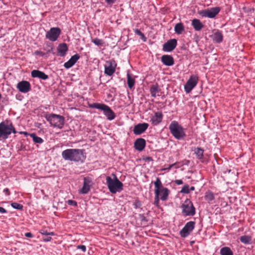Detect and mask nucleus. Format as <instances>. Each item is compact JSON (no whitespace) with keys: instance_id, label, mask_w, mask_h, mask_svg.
<instances>
[{"instance_id":"1","label":"nucleus","mask_w":255,"mask_h":255,"mask_svg":"<svg viewBox=\"0 0 255 255\" xmlns=\"http://www.w3.org/2000/svg\"><path fill=\"white\" fill-rule=\"evenodd\" d=\"M154 185V198L153 205L157 208H159V200L166 201L168 199L170 191L167 188L163 186L159 178L157 177L153 182Z\"/></svg>"},{"instance_id":"2","label":"nucleus","mask_w":255,"mask_h":255,"mask_svg":"<svg viewBox=\"0 0 255 255\" xmlns=\"http://www.w3.org/2000/svg\"><path fill=\"white\" fill-rule=\"evenodd\" d=\"M62 158L65 160L83 163L86 159V153L84 149L69 148L62 152Z\"/></svg>"},{"instance_id":"3","label":"nucleus","mask_w":255,"mask_h":255,"mask_svg":"<svg viewBox=\"0 0 255 255\" xmlns=\"http://www.w3.org/2000/svg\"><path fill=\"white\" fill-rule=\"evenodd\" d=\"M111 176L106 177V184L110 192L112 194L120 192L123 190V183L119 180L117 175L112 173Z\"/></svg>"},{"instance_id":"4","label":"nucleus","mask_w":255,"mask_h":255,"mask_svg":"<svg viewBox=\"0 0 255 255\" xmlns=\"http://www.w3.org/2000/svg\"><path fill=\"white\" fill-rule=\"evenodd\" d=\"M169 129L171 134L176 139L183 140L186 136L185 128L176 121L171 122L169 126Z\"/></svg>"},{"instance_id":"5","label":"nucleus","mask_w":255,"mask_h":255,"mask_svg":"<svg viewBox=\"0 0 255 255\" xmlns=\"http://www.w3.org/2000/svg\"><path fill=\"white\" fill-rule=\"evenodd\" d=\"M45 118L53 127L61 129L64 126L65 118L62 116L51 114L46 115Z\"/></svg>"},{"instance_id":"6","label":"nucleus","mask_w":255,"mask_h":255,"mask_svg":"<svg viewBox=\"0 0 255 255\" xmlns=\"http://www.w3.org/2000/svg\"><path fill=\"white\" fill-rule=\"evenodd\" d=\"M182 214L184 216H193L196 214V209L189 199H186L181 205Z\"/></svg>"},{"instance_id":"7","label":"nucleus","mask_w":255,"mask_h":255,"mask_svg":"<svg viewBox=\"0 0 255 255\" xmlns=\"http://www.w3.org/2000/svg\"><path fill=\"white\" fill-rule=\"evenodd\" d=\"M220 10V7L216 6L199 11L198 14L202 17L213 18L219 13Z\"/></svg>"},{"instance_id":"8","label":"nucleus","mask_w":255,"mask_h":255,"mask_svg":"<svg viewBox=\"0 0 255 255\" xmlns=\"http://www.w3.org/2000/svg\"><path fill=\"white\" fill-rule=\"evenodd\" d=\"M9 128V121L5 120L0 123V141L5 140L10 134Z\"/></svg>"},{"instance_id":"9","label":"nucleus","mask_w":255,"mask_h":255,"mask_svg":"<svg viewBox=\"0 0 255 255\" xmlns=\"http://www.w3.org/2000/svg\"><path fill=\"white\" fill-rule=\"evenodd\" d=\"M195 224L194 221H189L186 223L179 232L180 237L183 238L187 237L194 229Z\"/></svg>"},{"instance_id":"10","label":"nucleus","mask_w":255,"mask_h":255,"mask_svg":"<svg viewBox=\"0 0 255 255\" xmlns=\"http://www.w3.org/2000/svg\"><path fill=\"white\" fill-rule=\"evenodd\" d=\"M61 30L59 27H52L45 35V37L51 41H55L59 37Z\"/></svg>"},{"instance_id":"11","label":"nucleus","mask_w":255,"mask_h":255,"mask_svg":"<svg viewBox=\"0 0 255 255\" xmlns=\"http://www.w3.org/2000/svg\"><path fill=\"white\" fill-rule=\"evenodd\" d=\"M198 81V77L195 75H191L184 86L185 91L189 93L196 86Z\"/></svg>"},{"instance_id":"12","label":"nucleus","mask_w":255,"mask_h":255,"mask_svg":"<svg viewBox=\"0 0 255 255\" xmlns=\"http://www.w3.org/2000/svg\"><path fill=\"white\" fill-rule=\"evenodd\" d=\"M117 63L114 59L107 61L105 65V74L108 76H112L115 72Z\"/></svg>"},{"instance_id":"13","label":"nucleus","mask_w":255,"mask_h":255,"mask_svg":"<svg viewBox=\"0 0 255 255\" xmlns=\"http://www.w3.org/2000/svg\"><path fill=\"white\" fill-rule=\"evenodd\" d=\"M92 184V180L89 176L84 177L83 185L82 189L79 191V193L82 194H87L90 190V187Z\"/></svg>"},{"instance_id":"14","label":"nucleus","mask_w":255,"mask_h":255,"mask_svg":"<svg viewBox=\"0 0 255 255\" xmlns=\"http://www.w3.org/2000/svg\"><path fill=\"white\" fill-rule=\"evenodd\" d=\"M149 127L147 123H139L135 125L133 128V132L135 135H140L144 132Z\"/></svg>"},{"instance_id":"15","label":"nucleus","mask_w":255,"mask_h":255,"mask_svg":"<svg viewBox=\"0 0 255 255\" xmlns=\"http://www.w3.org/2000/svg\"><path fill=\"white\" fill-rule=\"evenodd\" d=\"M177 41L176 39H171L168 40L163 45L162 50L165 52H171L176 47Z\"/></svg>"},{"instance_id":"16","label":"nucleus","mask_w":255,"mask_h":255,"mask_svg":"<svg viewBox=\"0 0 255 255\" xmlns=\"http://www.w3.org/2000/svg\"><path fill=\"white\" fill-rule=\"evenodd\" d=\"M16 88L21 93H26L31 90V85L29 82L23 80L17 83Z\"/></svg>"},{"instance_id":"17","label":"nucleus","mask_w":255,"mask_h":255,"mask_svg":"<svg viewBox=\"0 0 255 255\" xmlns=\"http://www.w3.org/2000/svg\"><path fill=\"white\" fill-rule=\"evenodd\" d=\"M88 107L90 108L100 110L103 112H113L108 106L104 104L94 103L89 104Z\"/></svg>"},{"instance_id":"18","label":"nucleus","mask_w":255,"mask_h":255,"mask_svg":"<svg viewBox=\"0 0 255 255\" xmlns=\"http://www.w3.org/2000/svg\"><path fill=\"white\" fill-rule=\"evenodd\" d=\"M146 146V141L143 138H137L134 142V147L138 151H142Z\"/></svg>"},{"instance_id":"19","label":"nucleus","mask_w":255,"mask_h":255,"mask_svg":"<svg viewBox=\"0 0 255 255\" xmlns=\"http://www.w3.org/2000/svg\"><path fill=\"white\" fill-rule=\"evenodd\" d=\"M161 61L166 66H171L174 64L173 57L170 55H163L161 57Z\"/></svg>"},{"instance_id":"20","label":"nucleus","mask_w":255,"mask_h":255,"mask_svg":"<svg viewBox=\"0 0 255 255\" xmlns=\"http://www.w3.org/2000/svg\"><path fill=\"white\" fill-rule=\"evenodd\" d=\"M80 55L78 54H76L72 56L70 59L64 64V66L66 69H69L72 67L76 62L80 59Z\"/></svg>"},{"instance_id":"21","label":"nucleus","mask_w":255,"mask_h":255,"mask_svg":"<svg viewBox=\"0 0 255 255\" xmlns=\"http://www.w3.org/2000/svg\"><path fill=\"white\" fill-rule=\"evenodd\" d=\"M162 113H154V115L151 117L150 121L153 126H156L162 122Z\"/></svg>"},{"instance_id":"22","label":"nucleus","mask_w":255,"mask_h":255,"mask_svg":"<svg viewBox=\"0 0 255 255\" xmlns=\"http://www.w3.org/2000/svg\"><path fill=\"white\" fill-rule=\"evenodd\" d=\"M57 55L64 57L68 50L67 44L65 43L59 44L57 48Z\"/></svg>"},{"instance_id":"23","label":"nucleus","mask_w":255,"mask_h":255,"mask_svg":"<svg viewBox=\"0 0 255 255\" xmlns=\"http://www.w3.org/2000/svg\"><path fill=\"white\" fill-rule=\"evenodd\" d=\"M31 76L33 78H38L39 79L45 80L48 79V76L43 72L38 70H33L31 73Z\"/></svg>"},{"instance_id":"24","label":"nucleus","mask_w":255,"mask_h":255,"mask_svg":"<svg viewBox=\"0 0 255 255\" xmlns=\"http://www.w3.org/2000/svg\"><path fill=\"white\" fill-rule=\"evenodd\" d=\"M161 89L159 87L158 84H153L150 86V93L151 97H155L157 95L159 96L158 93L160 92Z\"/></svg>"},{"instance_id":"25","label":"nucleus","mask_w":255,"mask_h":255,"mask_svg":"<svg viewBox=\"0 0 255 255\" xmlns=\"http://www.w3.org/2000/svg\"><path fill=\"white\" fill-rule=\"evenodd\" d=\"M191 24L196 31H200L204 27V25L198 19H193Z\"/></svg>"},{"instance_id":"26","label":"nucleus","mask_w":255,"mask_h":255,"mask_svg":"<svg viewBox=\"0 0 255 255\" xmlns=\"http://www.w3.org/2000/svg\"><path fill=\"white\" fill-rule=\"evenodd\" d=\"M211 37L213 41H215L217 43H220L222 42L223 40V36L222 33L217 31L215 32L212 36Z\"/></svg>"},{"instance_id":"27","label":"nucleus","mask_w":255,"mask_h":255,"mask_svg":"<svg viewBox=\"0 0 255 255\" xmlns=\"http://www.w3.org/2000/svg\"><path fill=\"white\" fill-rule=\"evenodd\" d=\"M174 31L177 34H181L184 31V26L182 23L179 22L175 25Z\"/></svg>"},{"instance_id":"28","label":"nucleus","mask_w":255,"mask_h":255,"mask_svg":"<svg viewBox=\"0 0 255 255\" xmlns=\"http://www.w3.org/2000/svg\"><path fill=\"white\" fill-rule=\"evenodd\" d=\"M221 255H233V252L228 247H223L220 251Z\"/></svg>"},{"instance_id":"29","label":"nucleus","mask_w":255,"mask_h":255,"mask_svg":"<svg viewBox=\"0 0 255 255\" xmlns=\"http://www.w3.org/2000/svg\"><path fill=\"white\" fill-rule=\"evenodd\" d=\"M204 150L203 148L201 147H197L195 148L194 150V153L196 155L197 158L198 159H202L203 158V153H204Z\"/></svg>"},{"instance_id":"30","label":"nucleus","mask_w":255,"mask_h":255,"mask_svg":"<svg viewBox=\"0 0 255 255\" xmlns=\"http://www.w3.org/2000/svg\"><path fill=\"white\" fill-rule=\"evenodd\" d=\"M241 242L245 245H250L252 244V237L250 236L244 235L240 238Z\"/></svg>"},{"instance_id":"31","label":"nucleus","mask_w":255,"mask_h":255,"mask_svg":"<svg viewBox=\"0 0 255 255\" xmlns=\"http://www.w3.org/2000/svg\"><path fill=\"white\" fill-rule=\"evenodd\" d=\"M127 84L129 89H132L135 84L134 79L131 77L129 73L127 74Z\"/></svg>"},{"instance_id":"32","label":"nucleus","mask_w":255,"mask_h":255,"mask_svg":"<svg viewBox=\"0 0 255 255\" xmlns=\"http://www.w3.org/2000/svg\"><path fill=\"white\" fill-rule=\"evenodd\" d=\"M204 198L206 201H212L215 199L214 194L211 191L208 190L205 193Z\"/></svg>"},{"instance_id":"33","label":"nucleus","mask_w":255,"mask_h":255,"mask_svg":"<svg viewBox=\"0 0 255 255\" xmlns=\"http://www.w3.org/2000/svg\"><path fill=\"white\" fill-rule=\"evenodd\" d=\"M29 136L32 137L33 141L35 143L41 144L44 142L42 138L37 136L34 133H30Z\"/></svg>"},{"instance_id":"34","label":"nucleus","mask_w":255,"mask_h":255,"mask_svg":"<svg viewBox=\"0 0 255 255\" xmlns=\"http://www.w3.org/2000/svg\"><path fill=\"white\" fill-rule=\"evenodd\" d=\"M132 206H133L134 208L135 209H137L138 208H140L142 206L141 202L139 200L138 197H136L134 198V201H133L132 203Z\"/></svg>"},{"instance_id":"35","label":"nucleus","mask_w":255,"mask_h":255,"mask_svg":"<svg viewBox=\"0 0 255 255\" xmlns=\"http://www.w3.org/2000/svg\"><path fill=\"white\" fill-rule=\"evenodd\" d=\"M46 45L47 47L45 48L44 50H46L47 53H52L53 54H54L55 53L53 52L54 47L53 44L50 43H47Z\"/></svg>"},{"instance_id":"36","label":"nucleus","mask_w":255,"mask_h":255,"mask_svg":"<svg viewBox=\"0 0 255 255\" xmlns=\"http://www.w3.org/2000/svg\"><path fill=\"white\" fill-rule=\"evenodd\" d=\"M10 205L13 208L18 210H22L23 208V206L22 204H19L16 202H13L11 203Z\"/></svg>"},{"instance_id":"37","label":"nucleus","mask_w":255,"mask_h":255,"mask_svg":"<svg viewBox=\"0 0 255 255\" xmlns=\"http://www.w3.org/2000/svg\"><path fill=\"white\" fill-rule=\"evenodd\" d=\"M39 233L43 235L47 236V235H51V236H55V233L53 232H48L47 230L45 229H41L39 231Z\"/></svg>"},{"instance_id":"38","label":"nucleus","mask_w":255,"mask_h":255,"mask_svg":"<svg viewBox=\"0 0 255 255\" xmlns=\"http://www.w3.org/2000/svg\"><path fill=\"white\" fill-rule=\"evenodd\" d=\"M92 42L97 46H101L104 44V41L102 39L96 38L92 40Z\"/></svg>"},{"instance_id":"39","label":"nucleus","mask_w":255,"mask_h":255,"mask_svg":"<svg viewBox=\"0 0 255 255\" xmlns=\"http://www.w3.org/2000/svg\"><path fill=\"white\" fill-rule=\"evenodd\" d=\"M105 115L106 116L107 119L109 121H112L114 120L116 115L115 113H104Z\"/></svg>"},{"instance_id":"40","label":"nucleus","mask_w":255,"mask_h":255,"mask_svg":"<svg viewBox=\"0 0 255 255\" xmlns=\"http://www.w3.org/2000/svg\"><path fill=\"white\" fill-rule=\"evenodd\" d=\"M180 193L183 194H189L190 193L189 186L188 184H185L182 188Z\"/></svg>"},{"instance_id":"41","label":"nucleus","mask_w":255,"mask_h":255,"mask_svg":"<svg viewBox=\"0 0 255 255\" xmlns=\"http://www.w3.org/2000/svg\"><path fill=\"white\" fill-rule=\"evenodd\" d=\"M9 131H10V134L11 133H16L18 132L16 130L14 127H13L12 124L11 122H9Z\"/></svg>"},{"instance_id":"42","label":"nucleus","mask_w":255,"mask_h":255,"mask_svg":"<svg viewBox=\"0 0 255 255\" xmlns=\"http://www.w3.org/2000/svg\"><path fill=\"white\" fill-rule=\"evenodd\" d=\"M66 203L68 204V205L72 206L74 207H77V202L73 200H68L66 201Z\"/></svg>"},{"instance_id":"43","label":"nucleus","mask_w":255,"mask_h":255,"mask_svg":"<svg viewBox=\"0 0 255 255\" xmlns=\"http://www.w3.org/2000/svg\"><path fill=\"white\" fill-rule=\"evenodd\" d=\"M138 216H139L140 220L141 222H148L147 219L145 217L144 214H139L138 215Z\"/></svg>"},{"instance_id":"44","label":"nucleus","mask_w":255,"mask_h":255,"mask_svg":"<svg viewBox=\"0 0 255 255\" xmlns=\"http://www.w3.org/2000/svg\"><path fill=\"white\" fill-rule=\"evenodd\" d=\"M50 236V235H47L43 236L42 238L43 241L44 242H50L52 240V238Z\"/></svg>"},{"instance_id":"45","label":"nucleus","mask_w":255,"mask_h":255,"mask_svg":"<svg viewBox=\"0 0 255 255\" xmlns=\"http://www.w3.org/2000/svg\"><path fill=\"white\" fill-rule=\"evenodd\" d=\"M107 4L111 6L114 3L116 2L117 0H104Z\"/></svg>"},{"instance_id":"46","label":"nucleus","mask_w":255,"mask_h":255,"mask_svg":"<svg viewBox=\"0 0 255 255\" xmlns=\"http://www.w3.org/2000/svg\"><path fill=\"white\" fill-rule=\"evenodd\" d=\"M77 249L81 250L84 253L86 251V247L85 245H78L77 246Z\"/></svg>"},{"instance_id":"47","label":"nucleus","mask_w":255,"mask_h":255,"mask_svg":"<svg viewBox=\"0 0 255 255\" xmlns=\"http://www.w3.org/2000/svg\"><path fill=\"white\" fill-rule=\"evenodd\" d=\"M34 54L35 55H39L40 56H43L45 55V53L42 51H39V50H36L34 52Z\"/></svg>"},{"instance_id":"48","label":"nucleus","mask_w":255,"mask_h":255,"mask_svg":"<svg viewBox=\"0 0 255 255\" xmlns=\"http://www.w3.org/2000/svg\"><path fill=\"white\" fill-rule=\"evenodd\" d=\"M177 163V162H175V163H174L173 164H170V165H169L168 166V167L162 169V170H167V171H169V170H170L171 169L172 167H173Z\"/></svg>"},{"instance_id":"49","label":"nucleus","mask_w":255,"mask_h":255,"mask_svg":"<svg viewBox=\"0 0 255 255\" xmlns=\"http://www.w3.org/2000/svg\"><path fill=\"white\" fill-rule=\"evenodd\" d=\"M24 236L27 238H33V235L30 232H27L24 234Z\"/></svg>"},{"instance_id":"50","label":"nucleus","mask_w":255,"mask_h":255,"mask_svg":"<svg viewBox=\"0 0 255 255\" xmlns=\"http://www.w3.org/2000/svg\"><path fill=\"white\" fill-rule=\"evenodd\" d=\"M34 126L35 127H36L37 128H41L42 124L41 123H39L38 122H35L34 123Z\"/></svg>"},{"instance_id":"51","label":"nucleus","mask_w":255,"mask_h":255,"mask_svg":"<svg viewBox=\"0 0 255 255\" xmlns=\"http://www.w3.org/2000/svg\"><path fill=\"white\" fill-rule=\"evenodd\" d=\"M3 193L5 194V195L9 196L10 194V192L8 189V188H5L3 190Z\"/></svg>"},{"instance_id":"52","label":"nucleus","mask_w":255,"mask_h":255,"mask_svg":"<svg viewBox=\"0 0 255 255\" xmlns=\"http://www.w3.org/2000/svg\"><path fill=\"white\" fill-rule=\"evenodd\" d=\"M175 183L178 185H181L183 184V181L181 180V179H178V180H175L174 181Z\"/></svg>"},{"instance_id":"53","label":"nucleus","mask_w":255,"mask_h":255,"mask_svg":"<svg viewBox=\"0 0 255 255\" xmlns=\"http://www.w3.org/2000/svg\"><path fill=\"white\" fill-rule=\"evenodd\" d=\"M18 133L20 134H24L25 136H27L28 135H29L30 133H28L26 131H19Z\"/></svg>"},{"instance_id":"54","label":"nucleus","mask_w":255,"mask_h":255,"mask_svg":"<svg viewBox=\"0 0 255 255\" xmlns=\"http://www.w3.org/2000/svg\"><path fill=\"white\" fill-rule=\"evenodd\" d=\"M0 213L4 214L6 213L7 211L2 207H0Z\"/></svg>"},{"instance_id":"55","label":"nucleus","mask_w":255,"mask_h":255,"mask_svg":"<svg viewBox=\"0 0 255 255\" xmlns=\"http://www.w3.org/2000/svg\"><path fill=\"white\" fill-rule=\"evenodd\" d=\"M134 32L137 35L139 36L142 34V32H141V31L138 29H136Z\"/></svg>"},{"instance_id":"56","label":"nucleus","mask_w":255,"mask_h":255,"mask_svg":"<svg viewBox=\"0 0 255 255\" xmlns=\"http://www.w3.org/2000/svg\"><path fill=\"white\" fill-rule=\"evenodd\" d=\"M141 37V39H142L144 41H146V37H145L144 34L142 32V34H141L140 35H139Z\"/></svg>"},{"instance_id":"57","label":"nucleus","mask_w":255,"mask_h":255,"mask_svg":"<svg viewBox=\"0 0 255 255\" xmlns=\"http://www.w3.org/2000/svg\"><path fill=\"white\" fill-rule=\"evenodd\" d=\"M146 161H152L153 159L152 158V157H149V156H148L146 158Z\"/></svg>"},{"instance_id":"58","label":"nucleus","mask_w":255,"mask_h":255,"mask_svg":"<svg viewBox=\"0 0 255 255\" xmlns=\"http://www.w3.org/2000/svg\"><path fill=\"white\" fill-rule=\"evenodd\" d=\"M195 189V187L194 186H191L190 188H189V190L190 191H194Z\"/></svg>"},{"instance_id":"59","label":"nucleus","mask_w":255,"mask_h":255,"mask_svg":"<svg viewBox=\"0 0 255 255\" xmlns=\"http://www.w3.org/2000/svg\"><path fill=\"white\" fill-rule=\"evenodd\" d=\"M194 243H195V241H190V244L191 245H192L193 244H194Z\"/></svg>"}]
</instances>
